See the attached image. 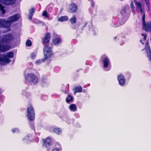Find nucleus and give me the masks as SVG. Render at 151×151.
I'll return each mask as SVG.
<instances>
[{
    "instance_id": "obj_26",
    "label": "nucleus",
    "mask_w": 151,
    "mask_h": 151,
    "mask_svg": "<svg viewBox=\"0 0 151 151\" xmlns=\"http://www.w3.org/2000/svg\"><path fill=\"white\" fill-rule=\"evenodd\" d=\"M127 10L125 7H124L122 8V10L120 12V13L122 15H123L126 13Z\"/></svg>"
},
{
    "instance_id": "obj_9",
    "label": "nucleus",
    "mask_w": 151,
    "mask_h": 151,
    "mask_svg": "<svg viewBox=\"0 0 151 151\" xmlns=\"http://www.w3.org/2000/svg\"><path fill=\"white\" fill-rule=\"evenodd\" d=\"M78 10L77 5L74 3H72L69 5L68 11L71 13L76 12Z\"/></svg>"
},
{
    "instance_id": "obj_25",
    "label": "nucleus",
    "mask_w": 151,
    "mask_h": 151,
    "mask_svg": "<svg viewBox=\"0 0 151 151\" xmlns=\"http://www.w3.org/2000/svg\"><path fill=\"white\" fill-rule=\"evenodd\" d=\"M6 57L8 58H12L13 57L14 53L13 52H10L7 53V55H6Z\"/></svg>"
},
{
    "instance_id": "obj_16",
    "label": "nucleus",
    "mask_w": 151,
    "mask_h": 151,
    "mask_svg": "<svg viewBox=\"0 0 151 151\" xmlns=\"http://www.w3.org/2000/svg\"><path fill=\"white\" fill-rule=\"evenodd\" d=\"M134 2L135 3L136 8L138 9L139 12L141 13H142L143 11L141 3L140 2H138L136 0L134 1Z\"/></svg>"
},
{
    "instance_id": "obj_33",
    "label": "nucleus",
    "mask_w": 151,
    "mask_h": 151,
    "mask_svg": "<svg viewBox=\"0 0 151 151\" xmlns=\"http://www.w3.org/2000/svg\"><path fill=\"white\" fill-rule=\"evenodd\" d=\"M141 35L144 37L143 39L145 41H146L147 39V35L145 33H142Z\"/></svg>"
},
{
    "instance_id": "obj_40",
    "label": "nucleus",
    "mask_w": 151,
    "mask_h": 151,
    "mask_svg": "<svg viewBox=\"0 0 151 151\" xmlns=\"http://www.w3.org/2000/svg\"><path fill=\"white\" fill-rule=\"evenodd\" d=\"M46 79L45 78H43L42 79V83H43L44 82V81Z\"/></svg>"
},
{
    "instance_id": "obj_39",
    "label": "nucleus",
    "mask_w": 151,
    "mask_h": 151,
    "mask_svg": "<svg viewBox=\"0 0 151 151\" xmlns=\"http://www.w3.org/2000/svg\"><path fill=\"white\" fill-rule=\"evenodd\" d=\"M33 16V15H32V14H29V18H28V19H29L30 20H31L32 19V17Z\"/></svg>"
},
{
    "instance_id": "obj_38",
    "label": "nucleus",
    "mask_w": 151,
    "mask_h": 151,
    "mask_svg": "<svg viewBox=\"0 0 151 151\" xmlns=\"http://www.w3.org/2000/svg\"><path fill=\"white\" fill-rule=\"evenodd\" d=\"M87 22H86L85 23H84L83 25L82 26V29H83L87 25Z\"/></svg>"
},
{
    "instance_id": "obj_15",
    "label": "nucleus",
    "mask_w": 151,
    "mask_h": 151,
    "mask_svg": "<svg viewBox=\"0 0 151 151\" xmlns=\"http://www.w3.org/2000/svg\"><path fill=\"white\" fill-rule=\"evenodd\" d=\"M52 42L55 46H58L62 43V40L60 37H57L52 40Z\"/></svg>"
},
{
    "instance_id": "obj_31",
    "label": "nucleus",
    "mask_w": 151,
    "mask_h": 151,
    "mask_svg": "<svg viewBox=\"0 0 151 151\" xmlns=\"http://www.w3.org/2000/svg\"><path fill=\"white\" fill-rule=\"evenodd\" d=\"M146 1V4L148 8V9L150 10V4L149 1V0H145Z\"/></svg>"
},
{
    "instance_id": "obj_32",
    "label": "nucleus",
    "mask_w": 151,
    "mask_h": 151,
    "mask_svg": "<svg viewBox=\"0 0 151 151\" xmlns=\"http://www.w3.org/2000/svg\"><path fill=\"white\" fill-rule=\"evenodd\" d=\"M12 131L13 133L15 132H19V130L17 128H13L12 129Z\"/></svg>"
},
{
    "instance_id": "obj_34",
    "label": "nucleus",
    "mask_w": 151,
    "mask_h": 151,
    "mask_svg": "<svg viewBox=\"0 0 151 151\" xmlns=\"http://www.w3.org/2000/svg\"><path fill=\"white\" fill-rule=\"evenodd\" d=\"M147 57H148L149 60L151 61V52L147 53Z\"/></svg>"
},
{
    "instance_id": "obj_30",
    "label": "nucleus",
    "mask_w": 151,
    "mask_h": 151,
    "mask_svg": "<svg viewBox=\"0 0 151 151\" xmlns=\"http://www.w3.org/2000/svg\"><path fill=\"white\" fill-rule=\"evenodd\" d=\"M36 54L34 53H32L30 55V58L32 59H34L36 58Z\"/></svg>"
},
{
    "instance_id": "obj_36",
    "label": "nucleus",
    "mask_w": 151,
    "mask_h": 151,
    "mask_svg": "<svg viewBox=\"0 0 151 151\" xmlns=\"http://www.w3.org/2000/svg\"><path fill=\"white\" fill-rule=\"evenodd\" d=\"M123 24H120V23H119L118 25H114L113 26V27H114L115 28H116V27H117L119 26H120L122 25Z\"/></svg>"
},
{
    "instance_id": "obj_8",
    "label": "nucleus",
    "mask_w": 151,
    "mask_h": 151,
    "mask_svg": "<svg viewBox=\"0 0 151 151\" xmlns=\"http://www.w3.org/2000/svg\"><path fill=\"white\" fill-rule=\"evenodd\" d=\"M51 34L49 32H46L45 34L44 37L42 39V43L44 45L49 43L51 40Z\"/></svg>"
},
{
    "instance_id": "obj_35",
    "label": "nucleus",
    "mask_w": 151,
    "mask_h": 151,
    "mask_svg": "<svg viewBox=\"0 0 151 151\" xmlns=\"http://www.w3.org/2000/svg\"><path fill=\"white\" fill-rule=\"evenodd\" d=\"M43 62L42 61V60H37L36 61V63L37 64H40L41 62Z\"/></svg>"
},
{
    "instance_id": "obj_43",
    "label": "nucleus",
    "mask_w": 151,
    "mask_h": 151,
    "mask_svg": "<svg viewBox=\"0 0 151 151\" xmlns=\"http://www.w3.org/2000/svg\"><path fill=\"white\" fill-rule=\"evenodd\" d=\"M140 42L142 44V45H144V43L143 42L142 40H140Z\"/></svg>"
},
{
    "instance_id": "obj_12",
    "label": "nucleus",
    "mask_w": 151,
    "mask_h": 151,
    "mask_svg": "<svg viewBox=\"0 0 151 151\" xmlns=\"http://www.w3.org/2000/svg\"><path fill=\"white\" fill-rule=\"evenodd\" d=\"M10 61V59L6 57V55L0 54V63H9Z\"/></svg>"
},
{
    "instance_id": "obj_24",
    "label": "nucleus",
    "mask_w": 151,
    "mask_h": 151,
    "mask_svg": "<svg viewBox=\"0 0 151 151\" xmlns=\"http://www.w3.org/2000/svg\"><path fill=\"white\" fill-rule=\"evenodd\" d=\"M77 19L75 15H73L70 19V21L72 24H74L76 23Z\"/></svg>"
},
{
    "instance_id": "obj_29",
    "label": "nucleus",
    "mask_w": 151,
    "mask_h": 151,
    "mask_svg": "<svg viewBox=\"0 0 151 151\" xmlns=\"http://www.w3.org/2000/svg\"><path fill=\"white\" fill-rule=\"evenodd\" d=\"M43 16L45 17L46 18H48L49 17L46 11H44L42 14Z\"/></svg>"
},
{
    "instance_id": "obj_10",
    "label": "nucleus",
    "mask_w": 151,
    "mask_h": 151,
    "mask_svg": "<svg viewBox=\"0 0 151 151\" xmlns=\"http://www.w3.org/2000/svg\"><path fill=\"white\" fill-rule=\"evenodd\" d=\"M10 23L9 20L4 19H0V27L4 28H7L9 27Z\"/></svg>"
},
{
    "instance_id": "obj_4",
    "label": "nucleus",
    "mask_w": 151,
    "mask_h": 151,
    "mask_svg": "<svg viewBox=\"0 0 151 151\" xmlns=\"http://www.w3.org/2000/svg\"><path fill=\"white\" fill-rule=\"evenodd\" d=\"M16 0H0V10L1 11L2 14H4L6 13V11L4 9L5 6L3 5L8 6L14 4Z\"/></svg>"
},
{
    "instance_id": "obj_37",
    "label": "nucleus",
    "mask_w": 151,
    "mask_h": 151,
    "mask_svg": "<svg viewBox=\"0 0 151 151\" xmlns=\"http://www.w3.org/2000/svg\"><path fill=\"white\" fill-rule=\"evenodd\" d=\"M95 3L93 0L91 1V6L94 8Z\"/></svg>"
},
{
    "instance_id": "obj_6",
    "label": "nucleus",
    "mask_w": 151,
    "mask_h": 151,
    "mask_svg": "<svg viewBox=\"0 0 151 151\" xmlns=\"http://www.w3.org/2000/svg\"><path fill=\"white\" fill-rule=\"evenodd\" d=\"M27 116L28 119L30 121L34 120L35 118L34 109L32 105L30 104L27 109Z\"/></svg>"
},
{
    "instance_id": "obj_7",
    "label": "nucleus",
    "mask_w": 151,
    "mask_h": 151,
    "mask_svg": "<svg viewBox=\"0 0 151 151\" xmlns=\"http://www.w3.org/2000/svg\"><path fill=\"white\" fill-rule=\"evenodd\" d=\"M42 141V146L46 148L47 151H50L51 149L50 146L52 144L51 139L50 137H48L46 138L43 139Z\"/></svg>"
},
{
    "instance_id": "obj_22",
    "label": "nucleus",
    "mask_w": 151,
    "mask_h": 151,
    "mask_svg": "<svg viewBox=\"0 0 151 151\" xmlns=\"http://www.w3.org/2000/svg\"><path fill=\"white\" fill-rule=\"evenodd\" d=\"M68 19V17L67 16H62L59 18L58 20L59 21L63 22L67 21Z\"/></svg>"
},
{
    "instance_id": "obj_19",
    "label": "nucleus",
    "mask_w": 151,
    "mask_h": 151,
    "mask_svg": "<svg viewBox=\"0 0 151 151\" xmlns=\"http://www.w3.org/2000/svg\"><path fill=\"white\" fill-rule=\"evenodd\" d=\"M144 50H146L147 53H148L149 52H151V50L150 47L149 45V43L148 42H147L145 44V48L142 50V51H143Z\"/></svg>"
},
{
    "instance_id": "obj_23",
    "label": "nucleus",
    "mask_w": 151,
    "mask_h": 151,
    "mask_svg": "<svg viewBox=\"0 0 151 151\" xmlns=\"http://www.w3.org/2000/svg\"><path fill=\"white\" fill-rule=\"evenodd\" d=\"M53 132L58 135H60L62 132L60 129L59 128H55L53 130Z\"/></svg>"
},
{
    "instance_id": "obj_2",
    "label": "nucleus",
    "mask_w": 151,
    "mask_h": 151,
    "mask_svg": "<svg viewBox=\"0 0 151 151\" xmlns=\"http://www.w3.org/2000/svg\"><path fill=\"white\" fill-rule=\"evenodd\" d=\"M25 79L27 83H32L36 84L38 82L37 76L32 73H28L25 76Z\"/></svg>"
},
{
    "instance_id": "obj_11",
    "label": "nucleus",
    "mask_w": 151,
    "mask_h": 151,
    "mask_svg": "<svg viewBox=\"0 0 151 151\" xmlns=\"http://www.w3.org/2000/svg\"><path fill=\"white\" fill-rule=\"evenodd\" d=\"M20 16L18 14H16L8 18L10 24L13 22L18 21L19 19Z\"/></svg>"
},
{
    "instance_id": "obj_42",
    "label": "nucleus",
    "mask_w": 151,
    "mask_h": 151,
    "mask_svg": "<svg viewBox=\"0 0 151 151\" xmlns=\"http://www.w3.org/2000/svg\"><path fill=\"white\" fill-rule=\"evenodd\" d=\"M117 37L116 36H115L114 37L113 39L114 40H116L117 39Z\"/></svg>"
},
{
    "instance_id": "obj_27",
    "label": "nucleus",
    "mask_w": 151,
    "mask_h": 151,
    "mask_svg": "<svg viewBox=\"0 0 151 151\" xmlns=\"http://www.w3.org/2000/svg\"><path fill=\"white\" fill-rule=\"evenodd\" d=\"M26 46L27 47H30L32 46V43L31 41L29 40H28L26 42Z\"/></svg>"
},
{
    "instance_id": "obj_5",
    "label": "nucleus",
    "mask_w": 151,
    "mask_h": 151,
    "mask_svg": "<svg viewBox=\"0 0 151 151\" xmlns=\"http://www.w3.org/2000/svg\"><path fill=\"white\" fill-rule=\"evenodd\" d=\"M13 35L10 33H8L6 35H4L2 37L1 40L0 41L1 45L4 46V45H1V43L2 42L3 44H9L13 40ZM6 46V48L8 49L7 46Z\"/></svg>"
},
{
    "instance_id": "obj_21",
    "label": "nucleus",
    "mask_w": 151,
    "mask_h": 151,
    "mask_svg": "<svg viewBox=\"0 0 151 151\" xmlns=\"http://www.w3.org/2000/svg\"><path fill=\"white\" fill-rule=\"evenodd\" d=\"M74 91L75 93H81L82 91V88L81 86H76L74 88Z\"/></svg>"
},
{
    "instance_id": "obj_17",
    "label": "nucleus",
    "mask_w": 151,
    "mask_h": 151,
    "mask_svg": "<svg viewBox=\"0 0 151 151\" xmlns=\"http://www.w3.org/2000/svg\"><path fill=\"white\" fill-rule=\"evenodd\" d=\"M55 146V148L52 149V151H62V149L59 143L56 142Z\"/></svg>"
},
{
    "instance_id": "obj_1",
    "label": "nucleus",
    "mask_w": 151,
    "mask_h": 151,
    "mask_svg": "<svg viewBox=\"0 0 151 151\" xmlns=\"http://www.w3.org/2000/svg\"><path fill=\"white\" fill-rule=\"evenodd\" d=\"M52 46H50L49 44L44 45L43 47V53L44 58L42 59V62H44L45 60L50 58L53 55L52 51L53 46L52 44Z\"/></svg>"
},
{
    "instance_id": "obj_13",
    "label": "nucleus",
    "mask_w": 151,
    "mask_h": 151,
    "mask_svg": "<svg viewBox=\"0 0 151 151\" xmlns=\"http://www.w3.org/2000/svg\"><path fill=\"white\" fill-rule=\"evenodd\" d=\"M118 80L119 84L121 86H124L125 83V79L124 76L122 74L119 75L118 77Z\"/></svg>"
},
{
    "instance_id": "obj_18",
    "label": "nucleus",
    "mask_w": 151,
    "mask_h": 151,
    "mask_svg": "<svg viewBox=\"0 0 151 151\" xmlns=\"http://www.w3.org/2000/svg\"><path fill=\"white\" fill-rule=\"evenodd\" d=\"M65 101L67 103L72 102L74 101L73 97L71 95L69 94L66 98Z\"/></svg>"
},
{
    "instance_id": "obj_45",
    "label": "nucleus",
    "mask_w": 151,
    "mask_h": 151,
    "mask_svg": "<svg viewBox=\"0 0 151 151\" xmlns=\"http://www.w3.org/2000/svg\"><path fill=\"white\" fill-rule=\"evenodd\" d=\"M51 10H52V8H51Z\"/></svg>"
},
{
    "instance_id": "obj_28",
    "label": "nucleus",
    "mask_w": 151,
    "mask_h": 151,
    "mask_svg": "<svg viewBox=\"0 0 151 151\" xmlns=\"http://www.w3.org/2000/svg\"><path fill=\"white\" fill-rule=\"evenodd\" d=\"M36 10V9L35 8L33 7L31 9H30L29 10V14L33 15L34 13L35 12Z\"/></svg>"
},
{
    "instance_id": "obj_44",
    "label": "nucleus",
    "mask_w": 151,
    "mask_h": 151,
    "mask_svg": "<svg viewBox=\"0 0 151 151\" xmlns=\"http://www.w3.org/2000/svg\"><path fill=\"white\" fill-rule=\"evenodd\" d=\"M131 6H133V3L132 2L131 4Z\"/></svg>"
},
{
    "instance_id": "obj_3",
    "label": "nucleus",
    "mask_w": 151,
    "mask_h": 151,
    "mask_svg": "<svg viewBox=\"0 0 151 151\" xmlns=\"http://www.w3.org/2000/svg\"><path fill=\"white\" fill-rule=\"evenodd\" d=\"M145 19V14L143 13L142 18V29L147 32H151V22L150 21L146 22Z\"/></svg>"
},
{
    "instance_id": "obj_20",
    "label": "nucleus",
    "mask_w": 151,
    "mask_h": 151,
    "mask_svg": "<svg viewBox=\"0 0 151 151\" xmlns=\"http://www.w3.org/2000/svg\"><path fill=\"white\" fill-rule=\"evenodd\" d=\"M70 110L73 112L77 111V107L76 104H70L69 106Z\"/></svg>"
},
{
    "instance_id": "obj_41",
    "label": "nucleus",
    "mask_w": 151,
    "mask_h": 151,
    "mask_svg": "<svg viewBox=\"0 0 151 151\" xmlns=\"http://www.w3.org/2000/svg\"><path fill=\"white\" fill-rule=\"evenodd\" d=\"M32 129L33 130H35V127L34 126V125L32 126Z\"/></svg>"
},
{
    "instance_id": "obj_14",
    "label": "nucleus",
    "mask_w": 151,
    "mask_h": 151,
    "mask_svg": "<svg viewBox=\"0 0 151 151\" xmlns=\"http://www.w3.org/2000/svg\"><path fill=\"white\" fill-rule=\"evenodd\" d=\"M103 57H104L103 60V67L104 68H107L110 63L109 60L108 58L105 55H102L101 58Z\"/></svg>"
}]
</instances>
